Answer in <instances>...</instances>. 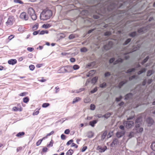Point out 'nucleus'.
<instances>
[{"label":"nucleus","mask_w":155,"mask_h":155,"mask_svg":"<svg viewBox=\"0 0 155 155\" xmlns=\"http://www.w3.org/2000/svg\"><path fill=\"white\" fill-rule=\"evenodd\" d=\"M97 121L96 120H94L93 121H90V125L92 127H94V124L97 123Z\"/></svg>","instance_id":"5701e85b"},{"label":"nucleus","mask_w":155,"mask_h":155,"mask_svg":"<svg viewBox=\"0 0 155 155\" xmlns=\"http://www.w3.org/2000/svg\"><path fill=\"white\" fill-rule=\"evenodd\" d=\"M118 143H119V141H118V140L116 138H115L114 139L112 142L111 143L110 146L112 147H115Z\"/></svg>","instance_id":"f8f14e48"},{"label":"nucleus","mask_w":155,"mask_h":155,"mask_svg":"<svg viewBox=\"0 0 155 155\" xmlns=\"http://www.w3.org/2000/svg\"><path fill=\"white\" fill-rule=\"evenodd\" d=\"M48 31L47 30H42L40 31L39 34L40 35H42L45 33L48 34Z\"/></svg>","instance_id":"393cba45"},{"label":"nucleus","mask_w":155,"mask_h":155,"mask_svg":"<svg viewBox=\"0 0 155 155\" xmlns=\"http://www.w3.org/2000/svg\"><path fill=\"white\" fill-rule=\"evenodd\" d=\"M5 37H6V38H8V39H13L15 37V35H11L10 36H6Z\"/></svg>","instance_id":"49530a36"},{"label":"nucleus","mask_w":155,"mask_h":155,"mask_svg":"<svg viewBox=\"0 0 155 155\" xmlns=\"http://www.w3.org/2000/svg\"><path fill=\"white\" fill-rule=\"evenodd\" d=\"M95 30V28H93V29H91V30H89L88 31L87 35L88 34H90L93 31H94Z\"/></svg>","instance_id":"052dcab7"},{"label":"nucleus","mask_w":155,"mask_h":155,"mask_svg":"<svg viewBox=\"0 0 155 155\" xmlns=\"http://www.w3.org/2000/svg\"><path fill=\"white\" fill-rule=\"evenodd\" d=\"M52 12L51 10H44L41 13L40 18L43 20H46L50 18L52 16Z\"/></svg>","instance_id":"f257e3e1"},{"label":"nucleus","mask_w":155,"mask_h":155,"mask_svg":"<svg viewBox=\"0 0 155 155\" xmlns=\"http://www.w3.org/2000/svg\"><path fill=\"white\" fill-rule=\"evenodd\" d=\"M73 153V151L72 150L70 149L66 153V155H71Z\"/></svg>","instance_id":"cd10ccee"},{"label":"nucleus","mask_w":155,"mask_h":155,"mask_svg":"<svg viewBox=\"0 0 155 155\" xmlns=\"http://www.w3.org/2000/svg\"><path fill=\"white\" fill-rule=\"evenodd\" d=\"M125 83L124 81H122L119 83V87L120 88Z\"/></svg>","instance_id":"ea45409f"},{"label":"nucleus","mask_w":155,"mask_h":155,"mask_svg":"<svg viewBox=\"0 0 155 155\" xmlns=\"http://www.w3.org/2000/svg\"><path fill=\"white\" fill-rule=\"evenodd\" d=\"M18 108L16 107H13L12 110L13 111H16L18 110Z\"/></svg>","instance_id":"603ef678"},{"label":"nucleus","mask_w":155,"mask_h":155,"mask_svg":"<svg viewBox=\"0 0 155 155\" xmlns=\"http://www.w3.org/2000/svg\"><path fill=\"white\" fill-rule=\"evenodd\" d=\"M151 148L153 151H155V141L152 143L151 146Z\"/></svg>","instance_id":"a878e982"},{"label":"nucleus","mask_w":155,"mask_h":155,"mask_svg":"<svg viewBox=\"0 0 155 155\" xmlns=\"http://www.w3.org/2000/svg\"><path fill=\"white\" fill-rule=\"evenodd\" d=\"M97 78L96 77H95L93 78L92 80V83L94 84L97 81Z\"/></svg>","instance_id":"7c9ffc66"},{"label":"nucleus","mask_w":155,"mask_h":155,"mask_svg":"<svg viewBox=\"0 0 155 155\" xmlns=\"http://www.w3.org/2000/svg\"><path fill=\"white\" fill-rule=\"evenodd\" d=\"M23 102L24 103H27L28 102V101H29V99L28 97H26L24 98L23 99Z\"/></svg>","instance_id":"c9c22d12"},{"label":"nucleus","mask_w":155,"mask_h":155,"mask_svg":"<svg viewBox=\"0 0 155 155\" xmlns=\"http://www.w3.org/2000/svg\"><path fill=\"white\" fill-rule=\"evenodd\" d=\"M115 60L114 58H112L109 60V62L110 63H113Z\"/></svg>","instance_id":"0e129e2a"},{"label":"nucleus","mask_w":155,"mask_h":155,"mask_svg":"<svg viewBox=\"0 0 155 155\" xmlns=\"http://www.w3.org/2000/svg\"><path fill=\"white\" fill-rule=\"evenodd\" d=\"M28 12L33 20H35L36 19L37 16L35 14V11L33 8H29L28 9Z\"/></svg>","instance_id":"7ed1b4c3"},{"label":"nucleus","mask_w":155,"mask_h":155,"mask_svg":"<svg viewBox=\"0 0 155 155\" xmlns=\"http://www.w3.org/2000/svg\"><path fill=\"white\" fill-rule=\"evenodd\" d=\"M70 133V130L69 129L66 130L64 132V133L66 134H68Z\"/></svg>","instance_id":"69168bd1"},{"label":"nucleus","mask_w":155,"mask_h":155,"mask_svg":"<svg viewBox=\"0 0 155 155\" xmlns=\"http://www.w3.org/2000/svg\"><path fill=\"white\" fill-rule=\"evenodd\" d=\"M27 49L28 51L31 52L34 50V49L32 48L28 47Z\"/></svg>","instance_id":"6e6d98bb"},{"label":"nucleus","mask_w":155,"mask_h":155,"mask_svg":"<svg viewBox=\"0 0 155 155\" xmlns=\"http://www.w3.org/2000/svg\"><path fill=\"white\" fill-rule=\"evenodd\" d=\"M133 96V94L131 93L128 94L126 95L125 99L126 100H129L131 99Z\"/></svg>","instance_id":"dca6fc26"},{"label":"nucleus","mask_w":155,"mask_h":155,"mask_svg":"<svg viewBox=\"0 0 155 155\" xmlns=\"http://www.w3.org/2000/svg\"><path fill=\"white\" fill-rule=\"evenodd\" d=\"M81 52H86L87 51V49L85 47L81 49Z\"/></svg>","instance_id":"4c0bfd02"},{"label":"nucleus","mask_w":155,"mask_h":155,"mask_svg":"<svg viewBox=\"0 0 155 155\" xmlns=\"http://www.w3.org/2000/svg\"><path fill=\"white\" fill-rule=\"evenodd\" d=\"M146 71V69L145 68L142 69L141 70L139 71L138 72V74L139 75L143 72H145Z\"/></svg>","instance_id":"bb28decb"},{"label":"nucleus","mask_w":155,"mask_h":155,"mask_svg":"<svg viewBox=\"0 0 155 155\" xmlns=\"http://www.w3.org/2000/svg\"><path fill=\"white\" fill-rule=\"evenodd\" d=\"M25 134L24 132H22L18 133L16 135V136L19 137H21L22 136H23Z\"/></svg>","instance_id":"412c9836"},{"label":"nucleus","mask_w":155,"mask_h":155,"mask_svg":"<svg viewBox=\"0 0 155 155\" xmlns=\"http://www.w3.org/2000/svg\"><path fill=\"white\" fill-rule=\"evenodd\" d=\"M20 18L25 21L27 20L28 18V16L26 14V13L25 12H23L21 14Z\"/></svg>","instance_id":"1a4fd4ad"},{"label":"nucleus","mask_w":155,"mask_h":155,"mask_svg":"<svg viewBox=\"0 0 155 155\" xmlns=\"http://www.w3.org/2000/svg\"><path fill=\"white\" fill-rule=\"evenodd\" d=\"M71 147H75L76 148H77L78 147V146L76 144L74 143H72V144L71 145Z\"/></svg>","instance_id":"338daca9"},{"label":"nucleus","mask_w":155,"mask_h":155,"mask_svg":"<svg viewBox=\"0 0 155 155\" xmlns=\"http://www.w3.org/2000/svg\"><path fill=\"white\" fill-rule=\"evenodd\" d=\"M51 26V25L50 24H43L42 26V28H50Z\"/></svg>","instance_id":"aec40b11"},{"label":"nucleus","mask_w":155,"mask_h":155,"mask_svg":"<svg viewBox=\"0 0 155 155\" xmlns=\"http://www.w3.org/2000/svg\"><path fill=\"white\" fill-rule=\"evenodd\" d=\"M149 58V57L148 56H147L145 59H144V60L142 62V64H143L145 63L148 60Z\"/></svg>","instance_id":"2f4dec72"},{"label":"nucleus","mask_w":155,"mask_h":155,"mask_svg":"<svg viewBox=\"0 0 155 155\" xmlns=\"http://www.w3.org/2000/svg\"><path fill=\"white\" fill-rule=\"evenodd\" d=\"M111 34V32L108 31H106L104 33V35L106 37H108Z\"/></svg>","instance_id":"b1692460"},{"label":"nucleus","mask_w":155,"mask_h":155,"mask_svg":"<svg viewBox=\"0 0 155 155\" xmlns=\"http://www.w3.org/2000/svg\"><path fill=\"white\" fill-rule=\"evenodd\" d=\"M61 69L62 72H69L72 71L73 68L71 66H67L62 67Z\"/></svg>","instance_id":"39448f33"},{"label":"nucleus","mask_w":155,"mask_h":155,"mask_svg":"<svg viewBox=\"0 0 155 155\" xmlns=\"http://www.w3.org/2000/svg\"><path fill=\"white\" fill-rule=\"evenodd\" d=\"M14 2L15 3H19L21 4H23V2H22L21 0H14Z\"/></svg>","instance_id":"c756f323"},{"label":"nucleus","mask_w":155,"mask_h":155,"mask_svg":"<svg viewBox=\"0 0 155 155\" xmlns=\"http://www.w3.org/2000/svg\"><path fill=\"white\" fill-rule=\"evenodd\" d=\"M95 63L94 62H91L89 63L87 65V68H90L93 67L95 64Z\"/></svg>","instance_id":"a211bd4d"},{"label":"nucleus","mask_w":155,"mask_h":155,"mask_svg":"<svg viewBox=\"0 0 155 155\" xmlns=\"http://www.w3.org/2000/svg\"><path fill=\"white\" fill-rule=\"evenodd\" d=\"M40 30L34 31L33 33V34L34 35H36L38 34L39 33Z\"/></svg>","instance_id":"864d4df0"},{"label":"nucleus","mask_w":155,"mask_h":155,"mask_svg":"<svg viewBox=\"0 0 155 155\" xmlns=\"http://www.w3.org/2000/svg\"><path fill=\"white\" fill-rule=\"evenodd\" d=\"M39 112V111L38 110H37L36 111H35L33 112V115H37L38 114Z\"/></svg>","instance_id":"e2e57ef3"},{"label":"nucleus","mask_w":155,"mask_h":155,"mask_svg":"<svg viewBox=\"0 0 155 155\" xmlns=\"http://www.w3.org/2000/svg\"><path fill=\"white\" fill-rule=\"evenodd\" d=\"M113 43L112 41H109L107 44L104 45V48L105 50H108L113 47Z\"/></svg>","instance_id":"0eeeda50"},{"label":"nucleus","mask_w":155,"mask_h":155,"mask_svg":"<svg viewBox=\"0 0 155 155\" xmlns=\"http://www.w3.org/2000/svg\"><path fill=\"white\" fill-rule=\"evenodd\" d=\"M79 67L77 65H74L72 67L73 69L74 70H76L78 69Z\"/></svg>","instance_id":"e433bc0d"},{"label":"nucleus","mask_w":155,"mask_h":155,"mask_svg":"<svg viewBox=\"0 0 155 155\" xmlns=\"http://www.w3.org/2000/svg\"><path fill=\"white\" fill-rule=\"evenodd\" d=\"M73 142V140L72 139L68 141L67 143V145H69L71 144Z\"/></svg>","instance_id":"5fc2aeb1"},{"label":"nucleus","mask_w":155,"mask_h":155,"mask_svg":"<svg viewBox=\"0 0 155 155\" xmlns=\"http://www.w3.org/2000/svg\"><path fill=\"white\" fill-rule=\"evenodd\" d=\"M38 24L36 23L32 27V29L33 31L36 30L38 27Z\"/></svg>","instance_id":"4be33fe9"},{"label":"nucleus","mask_w":155,"mask_h":155,"mask_svg":"<svg viewBox=\"0 0 155 155\" xmlns=\"http://www.w3.org/2000/svg\"><path fill=\"white\" fill-rule=\"evenodd\" d=\"M49 105V104L48 103H44L42 105L43 107H46Z\"/></svg>","instance_id":"a19ab883"},{"label":"nucleus","mask_w":155,"mask_h":155,"mask_svg":"<svg viewBox=\"0 0 155 155\" xmlns=\"http://www.w3.org/2000/svg\"><path fill=\"white\" fill-rule=\"evenodd\" d=\"M81 99L79 97H77L74 99L72 101L73 104H74L76 102H77L81 100Z\"/></svg>","instance_id":"6ab92c4d"},{"label":"nucleus","mask_w":155,"mask_h":155,"mask_svg":"<svg viewBox=\"0 0 155 155\" xmlns=\"http://www.w3.org/2000/svg\"><path fill=\"white\" fill-rule=\"evenodd\" d=\"M124 104V102L122 101L120 103L118 104V105H119V106L121 107L123 106Z\"/></svg>","instance_id":"774afa93"},{"label":"nucleus","mask_w":155,"mask_h":155,"mask_svg":"<svg viewBox=\"0 0 155 155\" xmlns=\"http://www.w3.org/2000/svg\"><path fill=\"white\" fill-rule=\"evenodd\" d=\"M107 134V132H104L102 134L101 136V139L104 140Z\"/></svg>","instance_id":"473e14b6"},{"label":"nucleus","mask_w":155,"mask_h":155,"mask_svg":"<svg viewBox=\"0 0 155 155\" xmlns=\"http://www.w3.org/2000/svg\"><path fill=\"white\" fill-rule=\"evenodd\" d=\"M29 68L31 70L33 71L35 69V67L34 65L31 64L29 66Z\"/></svg>","instance_id":"c03bdc74"},{"label":"nucleus","mask_w":155,"mask_h":155,"mask_svg":"<svg viewBox=\"0 0 155 155\" xmlns=\"http://www.w3.org/2000/svg\"><path fill=\"white\" fill-rule=\"evenodd\" d=\"M125 130L118 131L116 134V136L117 137L120 138L123 136L125 134Z\"/></svg>","instance_id":"ddd939ff"},{"label":"nucleus","mask_w":155,"mask_h":155,"mask_svg":"<svg viewBox=\"0 0 155 155\" xmlns=\"http://www.w3.org/2000/svg\"><path fill=\"white\" fill-rule=\"evenodd\" d=\"M42 141V140H39L36 143V144L37 146H39L41 143Z\"/></svg>","instance_id":"de8ad7c7"},{"label":"nucleus","mask_w":155,"mask_h":155,"mask_svg":"<svg viewBox=\"0 0 155 155\" xmlns=\"http://www.w3.org/2000/svg\"><path fill=\"white\" fill-rule=\"evenodd\" d=\"M122 98V97L121 96H120L119 97H116V101L117 102H119L120 101Z\"/></svg>","instance_id":"79ce46f5"},{"label":"nucleus","mask_w":155,"mask_h":155,"mask_svg":"<svg viewBox=\"0 0 155 155\" xmlns=\"http://www.w3.org/2000/svg\"><path fill=\"white\" fill-rule=\"evenodd\" d=\"M136 76L135 75H133L131 77H130L129 78V79L130 80H132L133 79H134L136 78Z\"/></svg>","instance_id":"4d7b16f0"},{"label":"nucleus","mask_w":155,"mask_h":155,"mask_svg":"<svg viewBox=\"0 0 155 155\" xmlns=\"http://www.w3.org/2000/svg\"><path fill=\"white\" fill-rule=\"evenodd\" d=\"M146 121L148 124V126H151L154 122L153 120L150 117H149L147 118L146 120Z\"/></svg>","instance_id":"4468645a"},{"label":"nucleus","mask_w":155,"mask_h":155,"mask_svg":"<svg viewBox=\"0 0 155 155\" xmlns=\"http://www.w3.org/2000/svg\"><path fill=\"white\" fill-rule=\"evenodd\" d=\"M138 127H137V128H138ZM136 130H137V131L138 133H141L143 131V129L142 127H140L139 128H137L136 129Z\"/></svg>","instance_id":"f704fd0d"},{"label":"nucleus","mask_w":155,"mask_h":155,"mask_svg":"<svg viewBox=\"0 0 155 155\" xmlns=\"http://www.w3.org/2000/svg\"><path fill=\"white\" fill-rule=\"evenodd\" d=\"M131 39H127V40L125 42L124 44L125 45H126L129 42H130V40Z\"/></svg>","instance_id":"bf43d9fd"},{"label":"nucleus","mask_w":155,"mask_h":155,"mask_svg":"<svg viewBox=\"0 0 155 155\" xmlns=\"http://www.w3.org/2000/svg\"><path fill=\"white\" fill-rule=\"evenodd\" d=\"M147 31V27H142L138 29V33L140 34H142L146 32Z\"/></svg>","instance_id":"6e6552de"},{"label":"nucleus","mask_w":155,"mask_h":155,"mask_svg":"<svg viewBox=\"0 0 155 155\" xmlns=\"http://www.w3.org/2000/svg\"><path fill=\"white\" fill-rule=\"evenodd\" d=\"M90 100L89 98L88 97H87L84 99V102L85 103H88L90 102Z\"/></svg>","instance_id":"a18cd8bd"},{"label":"nucleus","mask_w":155,"mask_h":155,"mask_svg":"<svg viewBox=\"0 0 155 155\" xmlns=\"http://www.w3.org/2000/svg\"><path fill=\"white\" fill-rule=\"evenodd\" d=\"M97 90V89L96 88H94L93 90L91 91V93L93 94Z\"/></svg>","instance_id":"680f3d73"},{"label":"nucleus","mask_w":155,"mask_h":155,"mask_svg":"<svg viewBox=\"0 0 155 155\" xmlns=\"http://www.w3.org/2000/svg\"><path fill=\"white\" fill-rule=\"evenodd\" d=\"M124 124L125 126L127 128H130L132 127L134 125V122L131 121H124Z\"/></svg>","instance_id":"423d86ee"},{"label":"nucleus","mask_w":155,"mask_h":155,"mask_svg":"<svg viewBox=\"0 0 155 155\" xmlns=\"http://www.w3.org/2000/svg\"><path fill=\"white\" fill-rule=\"evenodd\" d=\"M15 21L14 17L12 16H9L8 19V20L6 22V25L7 26H10L13 24Z\"/></svg>","instance_id":"20e7f679"},{"label":"nucleus","mask_w":155,"mask_h":155,"mask_svg":"<svg viewBox=\"0 0 155 155\" xmlns=\"http://www.w3.org/2000/svg\"><path fill=\"white\" fill-rule=\"evenodd\" d=\"M111 115V114L110 113H107L106 114L103 116V117H104L105 118H107L109 117Z\"/></svg>","instance_id":"72a5a7b5"},{"label":"nucleus","mask_w":155,"mask_h":155,"mask_svg":"<svg viewBox=\"0 0 155 155\" xmlns=\"http://www.w3.org/2000/svg\"><path fill=\"white\" fill-rule=\"evenodd\" d=\"M95 106L93 104H91L90 105L91 109V110H94L95 109Z\"/></svg>","instance_id":"8fccbe9b"},{"label":"nucleus","mask_w":155,"mask_h":155,"mask_svg":"<svg viewBox=\"0 0 155 155\" xmlns=\"http://www.w3.org/2000/svg\"><path fill=\"white\" fill-rule=\"evenodd\" d=\"M137 35L138 33L136 31L131 32L129 34V36L132 38H134L137 36Z\"/></svg>","instance_id":"2eb2a0df"},{"label":"nucleus","mask_w":155,"mask_h":155,"mask_svg":"<svg viewBox=\"0 0 155 155\" xmlns=\"http://www.w3.org/2000/svg\"><path fill=\"white\" fill-rule=\"evenodd\" d=\"M139 42L137 41L134 45L133 46L132 51H136L138 49L140 46V45L139 44Z\"/></svg>","instance_id":"9b49d317"},{"label":"nucleus","mask_w":155,"mask_h":155,"mask_svg":"<svg viewBox=\"0 0 155 155\" xmlns=\"http://www.w3.org/2000/svg\"><path fill=\"white\" fill-rule=\"evenodd\" d=\"M110 74L109 72H107L105 73L104 74V76L105 77H107L109 76H110Z\"/></svg>","instance_id":"13d9d810"},{"label":"nucleus","mask_w":155,"mask_h":155,"mask_svg":"<svg viewBox=\"0 0 155 155\" xmlns=\"http://www.w3.org/2000/svg\"><path fill=\"white\" fill-rule=\"evenodd\" d=\"M142 121V118L141 117H139L137 118L135 121V127L137 128L139 127L140 126V124Z\"/></svg>","instance_id":"9d476101"},{"label":"nucleus","mask_w":155,"mask_h":155,"mask_svg":"<svg viewBox=\"0 0 155 155\" xmlns=\"http://www.w3.org/2000/svg\"><path fill=\"white\" fill-rule=\"evenodd\" d=\"M135 70V68H131V69H130L127 70V71L126 72V73H130L134 71Z\"/></svg>","instance_id":"c85d7f7f"},{"label":"nucleus","mask_w":155,"mask_h":155,"mask_svg":"<svg viewBox=\"0 0 155 155\" xmlns=\"http://www.w3.org/2000/svg\"><path fill=\"white\" fill-rule=\"evenodd\" d=\"M27 94V93L25 92L21 93L19 94V95L21 96H24L26 95Z\"/></svg>","instance_id":"3c124183"},{"label":"nucleus","mask_w":155,"mask_h":155,"mask_svg":"<svg viewBox=\"0 0 155 155\" xmlns=\"http://www.w3.org/2000/svg\"><path fill=\"white\" fill-rule=\"evenodd\" d=\"M106 86V84L105 82H104L102 84H100V87L101 88H104Z\"/></svg>","instance_id":"37998d69"},{"label":"nucleus","mask_w":155,"mask_h":155,"mask_svg":"<svg viewBox=\"0 0 155 155\" xmlns=\"http://www.w3.org/2000/svg\"><path fill=\"white\" fill-rule=\"evenodd\" d=\"M127 53L122 54V53H120L119 55L117 54L118 55V57L119 58L114 62V64H116L118 63H122L123 61L122 58H124L126 59H127L128 58V57L127 56Z\"/></svg>","instance_id":"f03ea898"},{"label":"nucleus","mask_w":155,"mask_h":155,"mask_svg":"<svg viewBox=\"0 0 155 155\" xmlns=\"http://www.w3.org/2000/svg\"><path fill=\"white\" fill-rule=\"evenodd\" d=\"M16 62L17 61L16 59H11L8 61V63L9 64L12 65L15 64Z\"/></svg>","instance_id":"f3484780"},{"label":"nucleus","mask_w":155,"mask_h":155,"mask_svg":"<svg viewBox=\"0 0 155 155\" xmlns=\"http://www.w3.org/2000/svg\"><path fill=\"white\" fill-rule=\"evenodd\" d=\"M75 35L73 34H72L70 35L69 36V39H74L75 38Z\"/></svg>","instance_id":"58836bf2"},{"label":"nucleus","mask_w":155,"mask_h":155,"mask_svg":"<svg viewBox=\"0 0 155 155\" xmlns=\"http://www.w3.org/2000/svg\"><path fill=\"white\" fill-rule=\"evenodd\" d=\"M152 74V71L151 70H149L147 73V76H150Z\"/></svg>","instance_id":"09e8293b"}]
</instances>
